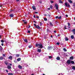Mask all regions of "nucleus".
<instances>
[{"mask_svg":"<svg viewBox=\"0 0 75 75\" xmlns=\"http://www.w3.org/2000/svg\"><path fill=\"white\" fill-rule=\"evenodd\" d=\"M73 6H74V7H75V3H74Z\"/></svg>","mask_w":75,"mask_h":75,"instance_id":"nucleus-46","label":"nucleus"},{"mask_svg":"<svg viewBox=\"0 0 75 75\" xmlns=\"http://www.w3.org/2000/svg\"><path fill=\"white\" fill-rule=\"evenodd\" d=\"M18 67V68L20 69H23V67L20 65H19Z\"/></svg>","mask_w":75,"mask_h":75,"instance_id":"nucleus-6","label":"nucleus"},{"mask_svg":"<svg viewBox=\"0 0 75 75\" xmlns=\"http://www.w3.org/2000/svg\"><path fill=\"white\" fill-rule=\"evenodd\" d=\"M40 26H41V25H42V23L41 22H40Z\"/></svg>","mask_w":75,"mask_h":75,"instance_id":"nucleus-47","label":"nucleus"},{"mask_svg":"<svg viewBox=\"0 0 75 75\" xmlns=\"http://www.w3.org/2000/svg\"><path fill=\"white\" fill-rule=\"evenodd\" d=\"M50 37H51V38H52V35H51V36H50Z\"/></svg>","mask_w":75,"mask_h":75,"instance_id":"nucleus-63","label":"nucleus"},{"mask_svg":"<svg viewBox=\"0 0 75 75\" xmlns=\"http://www.w3.org/2000/svg\"><path fill=\"white\" fill-rule=\"evenodd\" d=\"M11 17H14V14H11L9 15Z\"/></svg>","mask_w":75,"mask_h":75,"instance_id":"nucleus-7","label":"nucleus"},{"mask_svg":"<svg viewBox=\"0 0 75 75\" xmlns=\"http://www.w3.org/2000/svg\"><path fill=\"white\" fill-rule=\"evenodd\" d=\"M48 50H52V47L51 46H49L47 48Z\"/></svg>","mask_w":75,"mask_h":75,"instance_id":"nucleus-2","label":"nucleus"},{"mask_svg":"<svg viewBox=\"0 0 75 75\" xmlns=\"http://www.w3.org/2000/svg\"><path fill=\"white\" fill-rule=\"evenodd\" d=\"M39 46H40V44H36V47H37Z\"/></svg>","mask_w":75,"mask_h":75,"instance_id":"nucleus-21","label":"nucleus"},{"mask_svg":"<svg viewBox=\"0 0 75 75\" xmlns=\"http://www.w3.org/2000/svg\"><path fill=\"white\" fill-rule=\"evenodd\" d=\"M69 59H74V57L71 56L70 57Z\"/></svg>","mask_w":75,"mask_h":75,"instance_id":"nucleus-15","label":"nucleus"},{"mask_svg":"<svg viewBox=\"0 0 75 75\" xmlns=\"http://www.w3.org/2000/svg\"><path fill=\"white\" fill-rule=\"evenodd\" d=\"M3 57H6V55L5 54H3Z\"/></svg>","mask_w":75,"mask_h":75,"instance_id":"nucleus-43","label":"nucleus"},{"mask_svg":"<svg viewBox=\"0 0 75 75\" xmlns=\"http://www.w3.org/2000/svg\"><path fill=\"white\" fill-rule=\"evenodd\" d=\"M54 33H56V32H57V31H55V30H54Z\"/></svg>","mask_w":75,"mask_h":75,"instance_id":"nucleus-58","label":"nucleus"},{"mask_svg":"<svg viewBox=\"0 0 75 75\" xmlns=\"http://www.w3.org/2000/svg\"><path fill=\"white\" fill-rule=\"evenodd\" d=\"M6 72H8V71L7 70H6Z\"/></svg>","mask_w":75,"mask_h":75,"instance_id":"nucleus-56","label":"nucleus"},{"mask_svg":"<svg viewBox=\"0 0 75 75\" xmlns=\"http://www.w3.org/2000/svg\"><path fill=\"white\" fill-rule=\"evenodd\" d=\"M35 14H38V12H35Z\"/></svg>","mask_w":75,"mask_h":75,"instance_id":"nucleus-54","label":"nucleus"},{"mask_svg":"<svg viewBox=\"0 0 75 75\" xmlns=\"http://www.w3.org/2000/svg\"><path fill=\"white\" fill-rule=\"evenodd\" d=\"M48 10H50V8H47Z\"/></svg>","mask_w":75,"mask_h":75,"instance_id":"nucleus-62","label":"nucleus"},{"mask_svg":"<svg viewBox=\"0 0 75 75\" xmlns=\"http://www.w3.org/2000/svg\"><path fill=\"white\" fill-rule=\"evenodd\" d=\"M71 39H74V36L73 35L71 36Z\"/></svg>","mask_w":75,"mask_h":75,"instance_id":"nucleus-20","label":"nucleus"},{"mask_svg":"<svg viewBox=\"0 0 75 75\" xmlns=\"http://www.w3.org/2000/svg\"><path fill=\"white\" fill-rule=\"evenodd\" d=\"M2 6H3V5H0V7H2Z\"/></svg>","mask_w":75,"mask_h":75,"instance_id":"nucleus-60","label":"nucleus"},{"mask_svg":"<svg viewBox=\"0 0 75 75\" xmlns=\"http://www.w3.org/2000/svg\"><path fill=\"white\" fill-rule=\"evenodd\" d=\"M14 62H15V63H17V61H16L14 60Z\"/></svg>","mask_w":75,"mask_h":75,"instance_id":"nucleus-42","label":"nucleus"},{"mask_svg":"<svg viewBox=\"0 0 75 75\" xmlns=\"http://www.w3.org/2000/svg\"><path fill=\"white\" fill-rule=\"evenodd\" d=\"M39 47H40V48H42V47H43L42 45L41 44H39Z\"/></svg>","mask_w":75,"mask_h":75,"instance_id":"nucleus-5","label":"nucleus"},{"mask_svg":"<svg viewBox=\"0 0 75 75\" xmlns=\"http://www.w3.org/2000/svg\"><path fill=\"white\" fill-rule=\"evenodd\" d=\"M55 7H56V10H58V5L57 4H55Z\"/></svg>","mask_w":75,"mask_h":75,"instance_id":"nucleus-3","label":"nucleus"},{"mask_svg":"<svg viewBox=\"0 0 75 75\" xmlns=\"http://www.w3.org/2000/svg\"><path fill=\"white\" fill-rule=\"evenodd\" d=\"M44 20L45 21H47V19L46 18H44Z\"/></svg>","mask_w":75,"mask_h":75,"instance_id":"nucleus-35","label":"nucleus"},{"mask_svg":"<svg viewBox=\"0 0 75 75\" xmlns=\"http://www.w3.org/2000/svg\"><path fill=\"white\" fill-rule=\"evenodd\" d=\"M64 29H65V30L66 29H67V28H66L67 27V26H66V25H64Z\"/></svg>","mask_w":75,"mask_h":75,"instance_id":"nucleus-33","label":"nucleus"},{"mask_svg":"<svg viewBox=\"0 0 75 75\" xmlns=\"http://www.w3.org/2000/svg\"><path fill=\"white\" fill-rule=\"evenodd\" d=\"M3 59V57L1 56L0 57V60H2Z\"/></svg>","mask_w":75,"mask_h":75,"instance_id":"nucleus-25","label":"nucleus"},{"mask_svg":"<svg viewBox=\"0 0 75 75\" xmlns=\"http://www.w3.org/2000/svg\"><path fill=\"white\" fill-rule=\"evenodd\" d=\"M32 47V45H29L28 46V48H31Z\"/></svg>","mask_w":75,"mask_h":75,"instance_id":"nucleus-32","label":"nucleus"},{"mask_svg":"<svg viewBox=\"0 0 75 75\" xmlns=\"http://www.w3.org/2000/svg\"><path fill=\"white\" fill-rule=\"evenodd\" d=\"M72 31L73 32H75V29H73Z\"/></svg>","mask_w":75,"mask_h":75,"instance_id":"nucleus-39","label":"nucleus"},{"mask_svg":"<svg viewBox=\"0 0 75 75\" xmlns=\"http://www.w3.org/2000/svg\"><path fill=\"white\" fill-rule=\"evenodd\" d=\"M34 25L35 27H36L37 26V25H36V24H34Z\"/></svg>","mask_w":75,"mask_h":75,"instance_id":"nucleus-41","label":"nucleus"},{"mask_svg":"<svg viewBox=\"0 0 75 75\" xmlns=\"http://www.w3.org/2000/svg\"><path fill=\"white\" fill-rule=\"evenodd\" d=\"M27 22H24V24H27Z\"/></svg>","mask_w":75,"mask_h":75,"instance_id":"nucleus-50","label":"nucleus"},{"mask_svg":"<svg viewBox=\"0 0 75 75\" xmlns=\"http://www.w3.org/2000/svg\"><path fill=\"white\" fill-rule=\"evenodd\" d=\"M64 4L66 7H67V6H68V4H67V2H65Z\"/></svg>","mask_w":75,"mask_h":75,"instance_id":"nucleus-23","label":"nucleus"},{"mask_svg":"<svg viewBox=\"0 0 75 75\" xmlns=\"http://www.w3.org/2000/svg\"><path fill=\"white\" fill-rule=\"evenodd\" d=\"M7 68L8 69H11V66L9 65L8 66V67Z\"/></svg>","mask_w":75,"mask_h":75,"instance_id":"nucleus-13","label":"nucleus"},{"mask_svg":"<svg viewBox=\"0 0 75 75\" xmlns=\"http://www.w3.org/2000/svg\"><path fill=\"white\" fill-rule=\"evenodd\" d=\"M3 50V47L0 45V51H2Z\"/></svg>","mask_w":75,"mask_h":75,"instance_id":"nucleus-14","label":"nucleus"},{"mask_svg":"<svg viewBox=\"0 0 75 75\" xmlns=\"http://www.w3.org/2000/svg\"><path fill=\"white\" fill-rule=\"evenodd\" d=\"M12 56H10L8 57V58L9 59H12Z\"/></svg>","mask_w":75,"mask_h":75,"instance_id":"nucleus-22","label":"nucleus"},{"mask_svg":"<svg viewBox=\"0 0 75 75\" xmlns=\"http://www.w3.org/2000/svg\"><path fill=\"white\" fill-rule=\"evenodd\" d=\"M70 26V23H68V26Z\"/></svg>","mask_w":75,"mask_h":75,"instance_id":"nucleus-51","label":"nucleus"},{"mask_svg":"<svg viewBox=\"0 0 75 75\" xmlns=\"http://www.w3.org/2000/svg\"><path fill=\"white\" fill-rule=\"evenodd\" d=\"M39 2H40V4L42 3V1H40Z\"/></svg>","mask_w":75,"mask_h":75,"instance_id":"nucleus-49","label":"nucleus"},{"mask_svg":"<svg viewBox=\"0 0 75 75\" xmlns=\"http://www.w3.org/2000/svg\"><path fill=\"white\" fill-rule=\"evenodd\" d=\"M66 16L67 17H68V16L67 15H66Z\"/></svg>","mask_w":75,"mask_h":75,"instance_id":"nucleus-61","label":"nucleus"},{"mask_svg":"<svg viewBox=\"0 0 75 75\" xmlns=\"http://www.w3.org/2000/svg\"><path fill=\"white\" fill-rule=\"evenodd\" d=\"M67 64H68V65H69L70 64H74L75 63V62H74V61H70V60L69 59L67 60Z\"/></svg>","mask_w":75,"mask_h":75,"instance_id":"nucleus-1","label":"nucleus"},{"mask_svg":"<svg viewBox=\"0 0 75 75\" xmlns=\"http://www.w3.org/2000/svg\"><path fill=\"white\" fill-rule=\"evenodd\" d=\"M50 8H51V9L52 8V5H50Z\"/></svg>","mask_w":75,"mask_h":75,"instance_id":"nucleus-36","label":"nucleus"},{"mask_svg":"<svg viewBox=\"0 0 75 75\" xmlns=\"http://www.w3.org/2000/svg\"><path fill=\"white\" fill-rule=\"evenodd\" d=\"M57 45H59V42H57Z\"/></svg>","mask_w":75,"mask_h":75,"instance_id":"nucleus-48","label":"nucleus"},{"mask_svg":"<svg viewBox=\"0 0 75 75\" xmlns=\"http://www.w3.org/2000/svg\"><path fill=\"white\" fill-rule=\"evenodd\" d=\"M24 40V41H25V42H27V39H25Z\"/></svg>","mask_w":75,"mask_h":75,"instance_id":"nucleus-28","label":"nucleus"},{"mask_svg":"<svg viewBox=\"0 0 75 75\" xmlns=\"http://www.w3.org/2000/svg\"><path fill=\"white\" fill-rule=\"evenodd\" d=\"M52 49L54 48V49L53 50H55V47H52Z\"/></svg>","mask_w":75,"mask_h":75,"instance_id":"nucleus-38","label":"nucleus"},{"mask_svg":"<svg viewBox=\"0 0 75 75\" xmlns=\"http://www.w3.org/2000/svg\"><path fill=\"white\" fill-rule=\"evenodd\" d=\"M59 3H62V4H63V2H62V1L61 0H59Z\"/></svg>","mask_w":75,"mask_h":75,"instance_id":"nucleus-24","label":"nucleus"},{"mask_svg":"<svg viewBox=\"0 0 75 75\" xmlns=\"http://www.w3.org/2000/svg\"><path fill=\"white\" fill-rule=\"evenodd\" d=\"M72 69H74V70H75V67L74 66H73L72 67Z\"/></svg>","mask_w":75,"mask_h":75,"instance_id":"nucleus-27","label":"nucleus"},{"mask_svg":"<svg viewBox=\"0 0 75 75\" xmlns=\"http://www.w3.org/2000/svg\"><path fill=\"white\" fill-rule=\"evenodd\" d=\"M65 41H68L69 40V39H68V38L67 37H66L65 38Z\"/></svg>","mask_w":75,"mask_h":75,"instance_id":"nucleus-18","label":"nucleus"},{"mask_svg":"<svg viewBox=\"0 0 75 75\" xmlns=\"http://www.w3.org/2000/svg\"><path fill=\"white\" fill-rule=\"evenodd\" d=\"M73 34L75 35V32H73Z\"/></svg>","mask_w":75,"mask_h":75,"instance_id":"nucleus-64","label":"nucleus"},{"mask_svg":"<svg viewBox=\"0 0 75 75\" xmlns=\"http://www.w3.org/2000/svg\"><path fill=\"white\" fill-rule=\"evenodd\" d=\"M32 8L34 10H35L36 9V8H35V6H32Z\"/></svg>","mask_w":75,"mask_h":75,"instance_id":"nucleus-10","label":"nucleus"},{"mask_svg":"<svg viewBox=\"0 0 75 75\" xmlns=\"http://www.w3.org/2000/svg\"><path fill=\"white\" fill-rule=\"evenodd\" d=\"M50 3H51V4H52V3H54V1H51Z\"/></svg>","mask_w":75,"mask_h":75,"instance_id":"nucleus-37","label":"nucleus"},{"mask_svg":"<svg viewBox=\"0 0 75 75\" xmlns=\"http://www.w3.org/2000/svg\"><path fill=\"white\" fill-rule=\"evenodd\" d=\"M47 33H48L49 32H51V31H50V30H49V29H47Z\"/></svg>","mask_w":75,"mask_h":75,"instance_id":"nucleus-26","label":"nucleus"},{"mask_svg":"<svg viewBox=\"0 0 75 75\" xmlns=\"http://www.w3.org/2000/svg\"><path fill=\"white\" fill-rule=\"evenodd\" d=\"M20 57V54H16V57Z\"/></svg>","mask_w":75,"mask_h":75,"instance_id":"nucleus-34","label":"nucleus"},{"mask_svg":"<svg viewBox=\"0 0 75 75\" xmlns=\"http://www.w3.org/2000/svg\"><path fill=\"white\" fill-rule=\"evenodd\" d=\"M68 1L70 4H72L73 3V2L71 0H68Z\"/></svg>","mask_w":75,"mask_h":75,"instance_id":"nucleus-11","label":"nucleus"},{"mask_svg":"<svg viewBox=\"0 0 75 75\" xmlns=\"http://www.w3.org/2000/svg\"><path fill=\"white\" fill-rule=\"evenodd\" d=\"M30 27H31V26H30V25H29L28 28H30Z\"/></svg>","mask_w":75,"mask_h":75,"instance_id":"nucleus-59","label":"nucleus"},{"mask_svg":"<svg viewBox=\"0 0 75 75\" xmlns=\"http://www.w3.org/2000/svg\"><path fill=\"white\" fill-rule=\"evenodd\" d=\"M2 46H4V43H2L1 44Z\"/></svg>","mask_w":75,"mask_h":75,"instance_id":"nucleus-53","label":"nucleus"},{"mask_svg":"<svg viewBox=\"0 0 75 75\" xmlns=\"http://www.w3.org/2000/svg\"><path fill=\"white\" fill-rule=\"evenodd\" d=\"M52 58V56H49V59H51V58Z\"/></svg>","mask_w":75,"mask_h":75,"instance_id":"nucleus-30","label":"nucleus"},{"mask_svg":"<svg viewBox=\"0 0 75 75\" xmlns=\"http://www.w3.org/2000/svg\"><path fill=\"white\" fill-rule=\"evenodd\" d=\"M56 59L57 60H60V57H56Z\"/></svg>","mask_w":75,"mask_h":75,"instance_id":"nucleus-12","label":"nucleus"},{"mask_svg":"<svg viewBox=\"0 0 75 75\" xmlns=\"http://www.w3.org/2000/svg\"><path fill=\"white\" fill-rule=\"evenodd\" d=\"M37 18H39V16H37L36 17Z\"/></svg>","mask_w":75,"mask_h":75,"instance_id":"nucleus-57","label":"nucleus"},{"mask_svg":"<svg viewBox=\"0 0 75 75\" xmlns=\"http://www.w3.org/2000/svg\"><path fill=\"white\" fill-rule=\"evenodd\" d=\"M49 23L50 24V25H51V26H54V25L52 24V22H49Z\"/></svg>","mask_w":75,"mask_h":75,"instance_id":"nucleus-9","label":"nucleus"},{"mask_svg":"<svg viewBox=\"0 0 75 75\" xmlns=\"http://www.w3.org/2000/svg\"><path fill=\"white\" fill-rule=\"evenodd\" d=\"M68 6L69 7H70V5L69 4H68Z\"/></svg>","mask_w":75,"mask_h":75,"instance_id":"nucleus-52","label":"nucleus"},{"mask_svg":"<svg viewBox=\"0 0 75 75\" xmlns=\"http://www.w3.org/2000/svg\"><path fill=\"white\" fill-rule=\"evenodd\" d=\"M47 16H49V17H51V15H50L49 14H48L47 15Z\"/></svg>","mask_w":75,"mask_h":75,"instance_id":"nucleus-45","label":"nucleus"},{"mask_svg":"<svg viewBox=\"0 0 75 75\" xmlns=\"http://www.w3.org/2000/svg\"><path fill=\"white\" fill-rule=\"evenodd\" d=\"M30 30L28 31V33H30Z\"/></svg>","mask_w":75,"mask_h":75,"instance_id":"nucleus-44","label":"nucleus"},{"mask_svg":"<svg viewBox=\"0 0 75 75\" xmlns=\"http://www.w3.org/2000/svg\"><path fill=\"white\" fill-rule=\"evenodd\" d=\"M1 42H4V40H1Z\"/></svg>","mask_w":75,"mask_h":75,"instance_id":"nucleus-40","label":"nucleus"},{"mask_svg":"<svg viewBox=\"0 0 75 75\" xmlns=\"http://www.w3.org/2000/svg\"><path fill=\"white\" fill-rule=\"evenodd\" d=\"M8 75H13V74L11 73H9L8 74Z\"/></svg>","mask_w":75,"mask_h":75,"instance_id":"nucleus-31","label":"nucleus"},{"mask_svg":"<svg viewBox=\"0 0 75 75\" xmlns=\"http://www.w3.org/2000/svg\"><path fill=\"white\" fill-rule=\"evenodd\" d=\"M41 51V49H38V52H40Z\"/></svg>","mask_w":75,"mask_h":75,"instance_id":"nucleus-17","label":"nucleus"},{"mask_svg":"<svg viewBox=\"0 0 75 75\" xmlns=\"http://www.w3.org/2000/svg\"><path fill=\"white\" fill-rule=\"evenodd\" d=\"M59 36H60V34H58L57 36L59 37Z\"/></svg>","mask_w":75,"mask_h":75,"instance_id":"nucleus-55","label":"nucleus"},{"mask_svg":"<svg viewBox=\"0 0 75 75\" xmlns=\"http://www.w3.org/2000/svg\"><path fill=\"white\" fill-rule=\"evenodd\" d=\"M4 63L6 65H8V62L7 61H5L4 62Z\"/></svg>","mask_w":75,"mask_h":75,"instance_id":"nucleus-8","label":"nucleus"},{"mask_svg":"<svg viewBox=\"0 0 75 75\" xmlns=\"http://www.w3.org/2000/svg\"><path fill=\"white\" fill-rule=\"evenodd\" d=\"M36 28H37L38 29H40V27L38 25H37V26H36Z\"/></svg>","mask_w":75,"mask_h":75,"instance_id":"nucleus-16","label":"nucleus"},{"mask_svg":"<svg viewBox=\"0 0 75 75\" xmlns=\"http://www.w3.org/2000/svg\"><path fill=\"white\" fill-rule=\"evenodd\" d=\"M55 18L56 19H57H57H61V16H60L59 17L58 16H56L55 17Z\"/></svg>","mask_w":75,"mask_h":75,"instance_id":"nucleus-4","label":"nucleus"},{"mask_svg":"<svg viewBox=\"0 0 75 75\" xmlns=\"http://www.w3.org/2000/svg\"><path fill=\"white\" fill-rule=\"evenodd\" d=\"M63 50L64 51H67V49H65V48H63Z\"/></svg>","mask_w":75,"mask_h":75,"instance_id":"nucleus-29","label":"nucleus"},{"mask_svg":"<svg viewBox=\"0 0 75 75\" xmlns=\"http://www.w3.org/2000/svg\"><path fill=\"white\" fill-rule=\"evenodd\" d=\"M21 58H19L17 59V61H21Z\"/></svg>","mask_w":75,"mask_h":75,"instance_id":"nucleus-19","label":"nucleus"}]
</instances>
